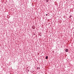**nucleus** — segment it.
<instances>
[{
	"label": "nucleus",
	"instance_id": "obj_1",
	"mask_svg": "<svg viewBox=\"0 0 74 74\" xmlns=\"http://www.w3.org/2000/svg\"><path fill=\"white\" fill-rule=\"evenodd\" d=\"M68 51H69V50L68 49H65V52H68Z\"/></svg>",
	"mask_w": 74,
	"mask_h": 74
},
{
	"label": "nucleus",
	"instance_id": "obj_2",
	"mask_svg": "<svg viewBox=\"0 0 74 74\" xmlns=\"http://www.w3.org/2000/svg\"><path fill=\"white\" fill-rule=\"evenodd\" d=\"M46 59H48V56H46L45 58Z\"/></svg>",
	"mask_w": 74,
	"mask_h": 74
},
{
	"label": "nucleus",
	"instance_id": "obj_3",
	"mask_svg": "<svg viewBox=\"0 0 74 74\" xmlns=\"http://www.w3.org/2000/svg\"><path fill=\"white\" fill-rule=\"evenodd\" d=\"M40 67L37 68V70H40Z\"/></svg>",
	"mask_w": 74,
	"mask_h": 74
},
{
	"label": "nucleus",
	"instance_id": "obj_4",
	"mask_svg": "<svg viewBox=\"0 0 74 74\" xmlns=\"http://www.w3.org/2000/svg\"><path fill=\"white\" fill-rule=\"evenodd\" d=\"M71 17H72V16L71 15L69 17V18H71Z\"/></svg>",
	"mask_w": 74,
	"mask_h": 74
},
{
	"label": "nucleus",
	"instance_id": "obj_5",
	"mask_svg": "<svg viewBox=\"0 0 74 74\" xmlns=\"http://www.w3.org/2000/svg\"><path fill=\"white\" fill-rule=\"evenodd\" d=\"M48 1H49V0H46V2L47 3L48 2Z\"/></svg>",
	"mask_w": 74,
	"mask_h": 74
},
{
	"label": "nucleus",
	"instance_id": "obj_6",
	"mask_svg": "<svg viewBox=\"0 0 74 74\" xmlns=\"http://www.w3.org/2000/svg\"><path fill=\"white\" fill-rule=\"evenodd\" d=\"M52 53H54V51H52Z\"/></svg>",
	"mask_w": 74,
	"mask_h": 74
},
{
	"label": "nucleus",
	"instance_id": "obj_7",
	"mask_svg": "<svg viewBox=\"0 0 74 74\" xmlns=\"http://www.w3.org/2000/svg\"><path fill=\"white\" fill-rule=\"evenodd\" d=\"M46 16H47L48 15V14H46Z\"/></svg>",
	"mask_w": 74,
	"mask_h": 74
}]
</instances>
